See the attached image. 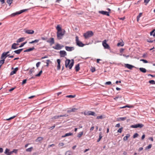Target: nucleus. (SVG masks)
<instances>
[{
  "label": "nucleus",
  "instance_id": "f257e3e1",
  "mask_svg": "<svg viewBox=\"0 0 155 155\" xmlns=\"http://www.w3.org/2000/svg\"><path fill=\"white\" fill-rule=\"evenodd\" d=\"M71 62H71L70 59H67L65 61V66L66 68H67L68 67L70 69H71L72 67L74 65V59L71 60Z\"/></svg>",
  "mask_w": 155,
  "mask_h": 155
},
{
  "label": "nucleus",
  "instance_id": "f03ea898",
  "mask_svg": "<svg viewBox=\"0 0 155 155\" xmlns=\"http://www.w3.org/2000/svg\"><path fill=\"white\" fill-rule=\"evenodd\" d=\"M93 35L94 33L92 31H89L84 33L83 35L85 38L87 39L89 37H91Z\"/></svg>",
  "mask_w": 155,
  "mask_h": 155
},
{
  "label": "nucleus",
  "instance_id": "7ed1b4c3",
  "mask_svg": "<svg viewBox=\"0 0 155 155\" xmlns=\"http://www.w3.org/2000/svg\"><path fill=\"white\" fill-rule=\"evenodd\" d=\"M65 31L64 30L63 32L62 31H57V37L58 39H61L62 38V37L65 33Z\"/></svg>",
  "mask_w": 155,
  "mask_h": 155
},
{
  "label": "nucleus",
  "instance_id": "20e7f679",
  "mask_svg": "<svg viewBox=\"0 0 155 155\" xmlns=\"http://www.w3.org/2000/svg\"><path fill=\"white\" fill-rule=\"evenodd\" d=\"M75 41L77 45L80 47H83L85 45L84 44L79 40L78 36H76L75 37Z\"/></svg>",
  "mask_w": 155,
  "mask_h": 155
},
{
  "label": "nucleus",
  "instance_id": "39448f33",
  "mask_svg": "<svg viewBox=\"0 0 155 155\" xmlns=\"http://www.w3.org/2000/svg\"><path fill=\"white\" fill-rule=\"evenodd\" d=\"M84 114L85 115H92L94 116H97V114H96L94 112L91 111H89L87 112L85 111L84 112Z\"/></svg>",
  "mask_w": 155,
  "mask_h": 155
},
{
  "label": "nucleus",
  "instance_id": "423d86ee",
  "mask_svg": "<svg viewBox=\"0 0 155 155\" xmlns=\"http://www.w3.org/2000/svg\"><path fill=\"white\" fill-rule=\"evenodd\" d=\"M27 10V9H25L20 10L18 12H16L12 14L11 15V16H15L16 15H19L22 13L25 12Z\"/></svg>",
  "mask_w": 155,
  "mask_h": 155
},
{
  "label": "nucleus",
  "instance_id": "0eeeda50",
  "mask_svg": "<svg viewBox=\"0 0 155 155\" xmlns=\"http://www.w3.org/2000/svg\"><path fill=\"white\" fill-rule=\"evenodd\" d=\"M144 126V125L141 124H138L131 125V127L133 128H141Z\"/></svg>",
  "mask_w": 155,
  "mask_h": 155
},
{
  "label": "nucleus",
  "instance_id": "6e6552de",
  "mask_svg": "<svg viewBox=\"0 0 155 155\" xmlns=\"http://www.w3.org/2000/svg\"><path fill=\"white\" fill-rule=\"evenodd\" d=\"M102 45L105 49H110V47L109 45L106 43V40H105L103 41Z\"/></svg>",
  "mask_w": 155,
  "mask_h": 155
},
{
  "label": "nucleus",
  "instance_id": "1a4fd4ad",
  "mask_svg": "<svg viewBox=\"0 0 155 155\" xmlns=\"http://www.w3.org/2000/svg\"><path fill=\"white\" fill-rule=\"evenodd\" d=\"M9 55V54H7L5 53V52H4L2 54L1 59H4L5 60V59L6 58V57H8Z\"/></svg>",
  "mask_w": 155,
  "mask_h": 155
},
{
  "label": "nucleus",
  "instance_id": "9d476101",
  "mask_svg": "<svg viewBox=\"0 0 155 155\" xmlns=\"http://www.w3.org/2000/svg\"><path fill=\"white\" fill-rule=\"evenodd\" d=\"M59 53L60 56L61 57H64L67 55L66 52L64 50L60 51Z\"/></svg>",
  "mask_w": 155,
  "mask_h": 155
},
{
  "label": "nucleus",
  "instance_id": "9b49d317",
  "mask_svg": "<svg viewBox=\"0 0 155 155\" xmlns=\"http://www.w3.org/2000/svg\"><path fill=\"white\" fill-rule=\"evenodd\" d=\"M47 42L48 43H49L50 45H51L54 43V38H51L50 39L48 40Z\"/></svg>",
  "mask_w": 155,
  "mask_h": 155
},
{
  "label": "nucleus",
  "instance_id": "f8f14e48",
  "mask_svg": "<svg viewBox=\"0 0 155 155\" xmlns=\"http://www.w3.org/2000/svg\"><path fill=\"white\" fill-rule=\"evenodd\" d=\"M99 13L102 14L103 15H106L108 16H109V12L104 11H100L98 12Z\"/></svg>",
  "mask_w": 155,
  "mask_h": 155
},
{
  "label": "nucleus",
  "instance_id": "ddd939ff",
  "mask_svg": "<svg viewBox=\"0 0 155 155\" xmlns=\"http://www.w3.org/2000/svg\"><path fill=\"white\" fill-rule=\"evenodd\" d=\"M52 48L55 50H58L61 49V47L60 46V44L58 43L54 46L52 47Z\"/></svg>",
  "mask_w": 155,
  "mask_h": 155
},
{
  "label": "nucleus",
  "instance_id": "4468645a",
  "mask_svg": "<svg viewBox=\"0 0 155 155\" xmlns=\"http://www.w3.org/2000/svg\"><path fill=\"white\" fill-rule=\"evenodd\" d=\"M65 49L68 51H71L74 50V48L73 47H69L66 46L65 47Z\"/></svg>",
  "mask_w": 155,
  "mask_h": 155
},
{
  "label": "nucleus",
  "instance_id": "2eb2a0df",
  "mask_svg": "<svg viewBox=\"0 0 155 155\" xmlns=\"http://www.w3.org/2000/svg\"><path fill=\"white\" fill-rule=\"evenodd\" d=\"M78 109L77 108H70L69 110H67V112L68 113H70L71 112H74L77 110Z\"/></svg>",
  "mask_w": 155,
  "mask_h": 155
},
{
  "label": "nucleus",
  "instance_id": "dca6fc26",
  "mask_svg": "<svg viewBox=\"0 0 155 155\" xmlns=\"http://www.w3.org/2000/svg\"><path fill=\"white\" fill-rule=\"evenodd\" d=\"M125 67L130 69H132L133 68L135 67L134 66L128 64H125Z\"/></svg>",
  "mask_w": 155,
  "mask_h": 155
},
{
  "label": "nucleus",
  "instance_id": "f3484780",
  "mask_svg": "<svg viewBox=\"0 0 155 155\" xmlns=\"http://www.w3.org/2000/svg\"><path fill=\"white\" fill-rule=\"evenodd\" d=\"M25 31V33L29 34H32L34 32V31L32 30H27Z\"/></svg>",
  "mask_w": 155,
  "mask_h": 155
},
{
  "label": "nucleus",
  "instance_id": "a211bd4d",
  "mask_svg": "<svg viewBox=\"0 0 155 155\" xmlns=\"http://www.w3.org/2000/svg\"><path fill=\"white\" fill-rule=\"evenodd\" d=\"M18 70V68L16 67L15 68L14 70L12 71L10 73V75H12L14 74H15L16 73L17 71Z\"/></svg>",
  "mask_w": 155,
  "mask_h": 155
},
{
  "label": "nucleus",
  "instance_id": "6ab92c4d",
  "mask_svg": "<svg viewBox=\"0 0 155 155\" xmlns=\"http://www.w3.org/2000/svg\"><path fill=\"white\" fill-rule=\"evenodd\" d=\"M57 62L58 64V65L57 66V70H59L61 68V65H60V62L61 60L60 59H58L57 60Z\"/></svg>",
  "mask_w": 155,
  "mask_h": 155
},
{
  "label": "nucleus",
  "instance_id": "aec40b11",
  "mask_svg": "<svg viewBox=\"0 0 155 155\" xmlns=\"http://www.w3.org/2000/svg\"><path fill=\"white\" fill-rule=\"evenodd\" d=\"M25 38L24 37H22L18 39L17 41H16L17 43H20V42L23 41L25 40Z\"/></svg>",
  "mask_w": 155,
  "mask_h": 155
},
{
  "label": "nucleus",
  "instance_id": "412c9836",
  "mask_svg": "<svg viewBox=\"0 0 155 155\" xmlns=\"http://www.w3.org/2000/svg\"><path fill=\"white\" fill-rule=\"evenodd\" d=\"M23 49H20L16 50L14 52L17 54H19L22 51Z\"/></svg>",
  "mask_w": 155,
  "mask_h": 155
},
{
  "label": "nucleus",
  "instance_id": "4be33fe9",
  "mask_svg": "<svg viewBox=\"0 0 155 155\" xmlns=\"http://www.w3.org/2000/svg\"><path fill=\"white\" fill-rule=\"evenodd\" d=\"M35 49V48L34 47H32L31 48H29L25 50H24V52H28L34 50Z\"/></svg>",
  "mask_w": 155,
  "mask_h": 155
},
{
  "label": "nucleus",
  "instance_id": "5701e85b",
  "mask_svg": "<svg viewBox=\"0 0 155 155\" xmlns=\"http://www.w3.org/2000/svg\"><path fill=\"white\" fill-rule=\"evenodd\" d=\"M130 136V135L129 134H127L124 137L123 140L124 141L127 140L128 139V138H129Z\"/></svg>",
  "mask_w": 155,
  "mask_h": 155
},
{
  "label": "nucleus",
  "instance_id": "b1692460",
  "mask_svg": "<svg viewBox=\"0 0 155 155\" xmlns=\"http://www.w3.org/2000/svg\"><path fill=\"white\" fill-rule=\"evenodd\" d=\"M75 68V70L77 72V71H78L80 69L79 64H77L76 65Z\"/></svg>",
  "mask_w": 155,
  "mask_h": 155
},
{
  "label": "nucleus",
  "instance_id": "393cba45",
  "mask_svg": "<svg viewBox=\"0 0 155 155\" xmlns=\"http://www.w3.org/2000/svg\"><path fill=\"white\" fill-rule=\"evenodd\" d=\"M126 119V117H121L117 118V120L118 121H124Z\"/></svg>",
  "mask_w": 155,
  "mask_h": 155
},
{
  "label": "nucleus",
  "instance_id": "a878e982",
  "mask_svg": "<svg viewBox=\"0 0 155 155\" xmlns=\"http://www.w3.org/2000/svg\"><path fill=\"white\" fill-rule=\"evenodd\" d=\"M18 48V47H17V46L16 45L15 43H14L13 44H12L11 47L12 49H15Z\"/></svg>",
  "mask_w": 155,
  "mask_h": 155
},
{
  "label": "nucleus",
  "instance_id": "bb28decb",
  "mask_svg": "<svg viewBox=\"0 0 155 155\" xmlns=\"http://www.w3.org/2000/svg\"><path fill=\"white\" fill-rule=\"evenodd\" d=\"M139 70L141 72L143 73H146L147 71L146 70L145 68H139Z\"/></svg>",
  "mask_w": 155,
  "mask_h": 155
},
{
  "label": "nucleus",
  "instance_id": "cd10ccee",
  "mask_svg": "<svg viewBox=\"0 0 155 155\" xmlns=\"http://www.w3.org/2000/svg\"><path fill=\"white\" fill-rule=\"evenodd\" d=\"M56 29L57 30V31H62V28L60 25H58L56 27Z\"/></svg>",
  "mask_w": 155,
  "mask_h": 155
},
{
  "label": "nucleus",
  "instance_id": "c85d7f7f",
  "mask_svg": "<svg viewBox=\"0 0 155 155\" xmlns=\"http://www.w3.org/2000/svg\"><path fill=\"white\" fill-rule=\"evenodd\" d=\"M73 135V134L72 133H67L65 134L63 136H62V137H66L67 136H71V135Z\"/></svg>",
  "mask_w": 155,
  "mask_h": 155
},
{
  "label": "nucleus",
  "instance_id": "c756f323",
  "mask_svg": "<svg viewBox=\"0 0 155 155\" xmlns=\"http://www.w3.org/2000/svg\"><path fill=\"white\" fill-rule=\"evenodd\" d=\"M43 139V138L41 137H39L37 138L36 139V142H39L42 140Z\"/></svg>",
  "mask_w": 155,
  "mask_h": 155
},
{
  "label": "nucleus",
  "instance_id": "7c9ffc66",
  "mask_svg": "<svg viewBox=\"0 0 155 155\" xmlns=\"http://www.w3.org/2000/svg\"><path fill=\"white\" fill-rule=\"evenodd\" d=\"M60 117V115H57L51 118V119L52 120H54V119H58L59 117Z\"/></svg>",
  "mask_w": 155,
  "mask_h": 155
},
{
  "label": "nucleus",
  "instance_id": "2f4dec72",
  "mask_svg": "<svg viewBox=\"0 0 155 155\" xmlns=\"http://www.w3.org/2000/svg\"><path fill=\"white\" fill-rule=\"evenodd\" d=\"M72 153V152L71 151H68L66 152L65 155H71Z\"/></svg>",
  "mask_w": 155,
  "mask_h": 155
},
{
  "label": "nucleus",
  "instance_id": "473e14b6",
  "mask_svg": "<svg viewBox=\"0 0 155 155\" xmlns=\"http://www.w3.org/2000/svg\"><path fill=\"white\" fill-rule=\"evenodd\" d=\"M39 41V39H35L34 41H33L31 42H29V44H33L34 43H37Z\"/></svg>",
  "mask_w": 155,
  "mask_h": 155
},
{
  "label": "nucleus",
  "instance_id": "72a5a7b5",
  "mask_svg": "<svg viewBox=\"0 0 155 155\" xmlns=\"http://www.w3.org/2000/svg\"><path fill=\"white\" fill-rule=\"evenodd\" d=\"M124 45V43L123 42H120L118 43L117 44V46H123Z\"/></svg>",
  "mask_w": 155,
  "mask_h": 155
},
{
  "label": "nucleus",
  "instance_id": "f704fd0d",
  "mask_svg": "<svg viewBox=\"0 0 155 155\" xmlns=\"http://www.w3.org/2000/svg\"><path fill=\"white\" fill-rule=\"evenodd\" d=\"M83 132H80L77 135L78 137L80 138V137L83 134Z\"/></svg>",
  "mask_w": 155,
  "mask_h": 155
},
{
  "label": "nucleus",
  "instance_id": "c9c22d12",
  "mask_svg": "<svg viewBox=\"0 0 155 155\" xmlns=\"http://www.w3.org/2000/svg\"><path fill=\"white\" fill-rule=\"evenodd\" d=\"M13 0H7V2L9 4L10 6L11 4L12 3Z\"/></svg>",
  "mask_w": 155,
  "mask_h": 155
},
{
  "label": "nucleus",
  "instance_id": "e433bc0d",
  "mask_svg": "<svg viewBox=\"0 0 155 155\" xmlns=\"http://www.w3.org/2000/svg\"><path fill=\"white\" fill-rule=\"evenodd\" d=\"M51 63V61H50V60L49 59H48L47 60H46V66L47 67H48V66H49V63Z\"/></svg>",
  "mask_w": 155,
  "mask_h": 155
},
{
  "label": "nucleus",
  "instance_id": "4c0bfd02",
  "mask_svg": "<svg viewBox=\"0 0 155 155\" xmlns=\"http://www.w3.org/2000/svg\"><path fill=\"white\" fill-rule=\"evenodd\" d=\"M27 43V42L25 41V42H24L21 44V45H20V46L19 47V48H21L23 47L25 44H26Z\"/></svg>",
  "mask_w": 155,
  "mask_h": 155
},
{
  "label": "nucleus",
  "instance_id": "58836bf2",
  "mask_svg": "<svg viewBox=\"0 0 155 155\" xmlns=\"http://www.w3.org/2000/svg\"><path fill=\"white\" fill-rule=\"evenodd\" d=\"M42 73V70H41V71H39V73L38 74H36L35 76L36 77H39L41 75V74Z\"/></svg>",
  "mask_w": 155,
  "mask_h": 155
},
{
  "label": "nucleus",
  "instance_id": "ea45409f",
  "mask_svg": "<svg viewBox=\"0 0 155 155\" xmlns=\"http://www.w3.org/2000/svg\"><path fill=\"white\" fill-rule=\"evenodd\" d=\"M101 133H100L99 138L97 140V142H99L100 141V140H101V138H102V136H101Z\"/></svg>",
  "mask_w": 155,
  "mask_h": 155
},
{
  "label": "nucleus",
  "instance_id": "a19ab883",
  "mask_svg": "<svg viewBox=\"0 0 155 155\" xmlns=\"http://www.w3.org/2000/svg\"><path fill=\"white\" fill-rule=\"evenodd\" d=\"M9 152V149H8V148H6L4 153L5 154H6V155H7Z\"/></svg>",
  "mask_w": 155,
  "mask_h": 155
},
{
  "label": "nucleus",
  "instance_id": "79ce46f5",
  "mask_svg": "<svg viewBox=\"0 0 155 155\" xmlns=\"http://www.w3.org/2000/svg\"><path fill=\"white\" fill-rule=\"evenodd\" d=\"M75 96H76V95H70L67 96L66 97H69V98H74Z\"/></svg>",
  "mask_w": 155,
  "mask_h": 155
},
{
  "label": "nucleus",
  "instance_id": "37998d69",
  "mask_svg": "<svg viewBox=\"0 0 155 155\" xmlns=\"http://www.w3.org/2000/svg\"><path fill=\"white\" fill-rule=\"evenodd\" d=\"M149 83L152 84H155V81L153 80H151L149 81Z\"/></svg>",
  "mask_w": 155,
  "mask_h": 155
},
{
  "label": "nucleus",
  "instance_id": "c03bdc74",
  "mask_svg": "<svg viewBox=\"0 0 155 155\" xmlns=\"http://www.w3.org/2000/svg\"><path fill=\"white\" fill-rule=\"evenodd\" d=\"M32 148L33 147H31L29 148L26 149V150L27 152H31L32 150Z\"/></svg>",
  "mask_w": 155,
  "mask_h": 155
},
{
  "label": "nucleus",
  "instance_id": "a18cd8bd",
  "mask_svg": "<svg viewBox=\"0 0 155 155\" xmlns=\"http://www.w3.org/2000/svg\"><path fill=\"white\" fill-rule=\"evenodd\" d=\"M152 145L151 144H149L147 147H146V150H147L150 149L152 147Z\"/></svg>",
  "mask_w": 155,
  "mask_h": 155
},
{
  "label": "nucleus",
  "instance_id": "49530a36",
  "mask_svg": "<svg viewBox=\"0 0 155 155\" xmlns=\"http://www.w3.org/2000/svg\"><path fill=\"white\" fill-rule=\"evenodd\" d=\"M139 135L137 133H135L133 136V138H135L138 136Z\"/></svg>",
  "mask_w": 155,
  "mask_h": 155
},
{
  "label": "nucleus",
  "instance_id": "de8ad7c7",
  "mask_svg": "<svg viewBox=\"0 0 155 155\" xmlns=\"http://www.w3.org/2000/svg\"><path fill=\"white\" fill-rule=\"evenodd\" d=\"M103 116L102 115H101L100 116H97V117L96 119H103Z\"/></svg>",
  "mask_w": 155,
  "mask_h": 155
},
{
  "label": "nucleus",
  "instance_id": "09e8293b",
  "mask_svg": "<svg viewBox=\"0 0 155 155\" xmlns=\"http://www.w3.org/2000/svg\"><path fill=\"white\" fill-rule=\"evenodd\" d=\"M68 116V114H66L60 115V117H67Z\"/></svg>",
  "mask_w": 155,
  "mask_h": 155
},
{
  "label": "nucleus",
  "instance_id": "8fccbe9b",
  "mask_svg": "<svg viewBox=\"0 0 155 155\" xmlns=\"http://www.w3.org/2000/svg\"><path fill=\"white\" fill-rule=\"evenodd\" d=\"M147 42H150V43H152L154 41H155V39H154L153 40H151L150 39H147Z\"/></svg>",
  "mask_w": 155,
  "mask_h": 155
},
{
  "label": "nucleus",
  "instance_id": "3c124183",
  "mask_svg": "<svg viewBox=\"0 0 155 155\" xmlns=\"http://www.w3.org/2000/svg\"><path fill=\"white\" fill-rule=\"evenodd\" d=\"M123 128L122 127H121L120 128H119L117 130V132H119L120 133H121L123 130Z\"/></svg>",
  "mask_w": 155,
  "mask_h": 155
},
{
  "label": "nucleus",
  "instance_id": "603ef678",
  "mask_svg": "<svg viewBox=\"0 0 155 155\" xmlns=\"http://www.w3.org/2000/svg\"><path fill=\"white\" fill-rule=\"evenodd\" d=\"M16 117V116H12V117L8 119H6V120H10L11 119H13V118H14L15 117Z\"/></svg>",
  "mask_w": 155,
  "mask_h": 155
},
{
  "label": "nucleus",
  "instance_id": "864d4df0",
  "mask_svg": "<svg viewBox=\"0 0 155 155\" xmlns=\"http://www.w3.org/2000/svg\"><path fill=\"white\" fill-rule=\"evenodd\" d=\"M155 29L153 30H152L150 32V35H152L153 36V34H154V33H155Z\"/></svg>",
  "mask_w": 155,
  "mask_h": 155
},
{
  "label": "nucleus",
  "instance_id": "5fc2aeb1",
  "mask_svg": "<svg viewBox=\"0 0 155 155\" xmlns=\"http://www.w3.org/2000/svg\"><path fill=\"white\" fill-rule=\"evenodd\" d=\"M18 150L17 149H13V150L12 151V152H13V153H14L16 154L18 152Z\"/></svg>",
  "mask_w": 155,
  "mask_h": 155
},
{
  "label": "nucleus",
  "instance_id": "6e6d98bb",
  "mask_svg": "<svg viewBox=\"0 0 155 155\" xmlns=\"http://www.w3.org/2000/svg\"><path fill=\"white\" fill-rule=\"evenodd\" d=\"M140 61H142L143 62V63H147L148 62L147 60L145 59H141Z\"/></svg>",
  "mask_w": 155,
  "mask_h": 155
},
{
  "label": "nucleus",
  "instance_id": "4d7b16f0",
  "mask_svg": "<svg viewBox=\"0 0 155 155\" xmlns=\"http://www.w3.org/2000/svg\"><path fill=\"white\" fill-rule=\"evenodd\" d=\"M34 67H33V68L30 70L29 72H30L31 74L34 71Z\"/></svg>",
  "mask_w": 155,
  "mask_h": 155
},
{
  "label": "nucleus",
  "instance_id": "13d9d810",
  "mask_svg": "<svg viewBox=\"0 0 155 155\" xmlns=\"http://www.w3.org/2000/svg\"><path fill=\"white\" fill-rule=\"evenodd\" d=\"M111 84V82L110 81H109L106 82L105 83V85H110V84Z\"/></svg>",
  "mask_w": 155,
  "mask_h": 155
},
{
  "label": "nucleus",
  "instance_id": "bf43d9fd",
  "mask_svg": "<svg viewBox=\"0 0 155 155\" xmlns=\"http://www.w3.org/2000/svg\"><path fill=\"white\" fill-rule=\"evenodd\" d=\"M41 64V62H37L36 64V67L38 68V67L39 66L40 64Z\"/></svg>",
  "mask_w": 155,
  "mask_h": 155
},
{
  "label": "nucleus",
  "instance_id": "052dcab7",
  "mask_svg": "<svg viewBox=\"0 0 155 155\" xmlns=\"http://www.w3.org/2000/svg\"><path fill=\"white\" fill-rule=\"evenodd\" d=\"M16 88V87H14L13 88H12L11 89H10L8 91L9 92H11V91H13V90H14L15 88Z\"/></svg>",
  "mask_w": 155,
  "mask_h": 155
},
{
  "label": "nucleus",
  "instance_id": "680f3d73",
  "mask_svg": "<svg viewBox=\"0 0 155 155\" xmlns=\"http://www.w3.org/2000/svg\"><path fill=\"white\" fill-rule=\"evenodd\" d=\"M27 80L26 79H25L23 80L22 81V84H25L26 83Z\"/></svg>",
  "mask_w": 155,
  "mask_h": 155
},
{
  "label": "nucleus",
  "instance_id": "e2e57ef3",
  "mask_svg": "<svg viewBox=\"0 0 155 155\" xmlns=\"http://www.w3.org/2000/svg\"><path fill=\"white\" fill-rule=\"evenodd\" d=\"M95 71V69L94 68L92 67L91 69V71L92 72H93Z\"/></svg>",
  "mask_w": 155,
  "mask_h": 155
},
{
  "label": "nucleus",
  "instance_id": "0e129e2a",
  "mask_svg": "<svg viewBox=\"0 0 155 155\" xmlns=\"http://www.w3.org/2000/svg\"><path fill=\"white\" fill-rule=\"evenodd\" d=\"M142 14V13H140L139 14V15L137 16V18H140L141 17Z\"/></svg>",
  "mask_w": 155,
  "mask_h": 155
},
{
  "label": "nucleus",
  "instance_id": "69168bd1",
  "mask_svg": "<svg viewBox=\"0 0 155 155\" xmlns=\"http://www.w3.org/2000/svg\"><path fill=\"white\" fill-rule=\"evenodd\" d=\"M64 145V144L63 143H61L59 144V146H62Z\"/></svg>",
  "mask_w": 155,
  "mask_h": 155
},
{
  "label": "nucleus",
  "instance_id": "338daca9",
  "mask_svg": "<svg viewBox=\"0 0 155 155\" xmlns=\"http://www.w3.org/2000/svg\"><path fill=\"white\" fill-rule=\"evenodd\" d=\"M150 0H144V2L146 3V5L150 1Z\"/></svg>",
  "mask_w": 155,
  "mask_h": 155
},
{
  "label": "nucleus",
  "instance_id": "774afa93",
  "mask_svg": "<svg viewBox=\"0 0 155 155\" xmlns=\"http://www.w3.org/2000/svg\"><path fill=\"white\" fill-rule=\"evenodd\" d=\"M145 135L144 134H143V135L142 136V137H141L142 140H143L144 139V138L145 137Z\"/></svg>",
  "mask_w": 155,
  "mask_h": 155
}]
</instances>
